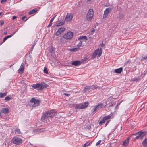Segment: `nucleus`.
<instances>
[{"label": "nucleus", "mask_w": 147, "mask_h": 147, "mask_svg": "<svg viewBox=\"0 0 147 147\" xmlns=\"http://www.w3.org/2000/svg\"><path fill=\"white\" fill-rule=\"evenodd\" d=\"M54 113L53 112L50 111H47L45 112L42 115L41 117V120L45 121V120L49 118L53 117L54 116Z\"/></svg>", "instance_id": "f257e3e1"}, {"label": "nucleus", "mask_w": 147, "mask_h": 147, "mask_svg": "<svg viewBox=\"0 0 147 147\" xmlns=\"http://www.w3.org/2000/svg\"><path fill=\"white\" fill-rule=\"evenodd\" d=\"M32 86L35 88H38V90H40L42 89L45 87H47L48 85L45 83H37L36 84H33Z\"/></svg>", "instance_id": "f03ea898"}, {"label": "nucleus", "mask_w": 147, "mask_h": 147, "mask_svg": "<svg viewBox=\"0 0 147 147\" xmlns=\"http://www.w3.org/2000/svg\"><path fill=\"white\" fill-rule=\"evenodd\" d=\"M102 53V49L100 48L99 51V49H96L93 53L92 56V58L93 59H94L97 55H98V57H99L101 56Z\"/></svg>", "instance_id": "7ed1b4c3"}, {"label": "nucleus", "mask_w": 147, "mask_h": 147, "mask_svg": "<svg viewBox=\"0 0 147 147\" xmlns=\"http://www.w3.org/2000/svg\"><path fill=\"white\" fill-rule=\"evenodd\" d=\"M94 12L93 10L92 9H90L88 11L86 16L87 19L88 21H90L92 19L94 15Z\"/></svg>", "instance_id": "20e7f679"}, {"label": "nucleus", "mask_w": 147, "mask_h": 147, "mask_svg": "<svg viewBox=\"0 0 147 147\" xmlns=\"http://www.w3.org/2000/svg\"><path fill=\"white\" fill-rule=\"evenodd\" d=\"M12 140L13 143L16 145H19L22 143V139L18 137H13Z\"/></svg>", "instance_id": "39448f33"}, {"label": "nucleus", "mask_w": 147, "mask_h": 147, "mask_svg": "<svg viewBox=\"0 0 147 147\" xmlns=\"http://www.w3.org/2000/svg\"><path fill=\"white\" fill-rule=\"evenodd\" d=\"M74 33L71 32H69L63 36V37L66 39L70 40L73 37Z\"/></svg>", "instance_id": "423d86ee"}, {"label": "nucleus", "mask_w": 147, "mask_h": 147, "mask_svg": "<svg viewBox=\"0 0 147 147\" xmlns=\"http://www.w3.org/2000/svg\"><path fill=\"white\" fill-rule=\"evenodd\" d=\"M30 102L31 103H34V104L32 105L33 107H36L39 105L40 102L39 100L37 99H36L34 98H32L30 100Z\"/></svg>", "instance_id": "0eeeda50"}, {"label": "nucleus", "mask_w": 147, "mask_h": 147, "mask_svg": "<svg viewBox=\"0 0 147 147\" xmlns=\"http://www.w3.org/2000/svg\"><path fill=\"white\" fill-rule=\"evenodd\" d=\"M104 105L101 103L98 104V105L95 106L93 109V112H95L96 111H98L99 109L103 107Z\"/></svg>", "instance_id": "6e6552de"}, {"label": "nucleus", "mask_w": 147, "mask_h": 147, "mask_svg": "<svg viewBox=\"0 0 147 147\" xmlns=\"http://www.w3.org/2000/svg\"><path fill=\"white\" fill-rule=\"evenodd\" d=\"M112 9L110 8H106L104 11V13L103 14V18H106L108 15V14L111 11Z\"/></svg>", "instance_id": "1a4fd4ad"}, {"label": "nucleus", "mask_w": 147, "mask_h": 147, "mask_svg": "<svg viewBox=\"0 0 147 147\" xmlns=\"http://www.w3.org/2000/svg\"><path fill=\"white\" fill-rule=\"evenodd\" d=\"M65 30V28L64 27H61L59 28L55 33L56 36H58L62 33Z\"/></svg>", "instance_id": "9d476101"}, {"label": "nucleus", "mask_w": 147, "mask_h": 147, "mask_svg": "<svg viewBox=\"0 0 147 147\" xmlns=\"http://www.w3.org/2000/svg\"><path fill=\"white\" fill-rule=\"evenodd\" d=\"M73 17V15L71 13H67L66 15L65 20L66 21H71Z\"/></svg>", "instance_id": "9b49d317"}, {"label": "nucleus", "mask_w": 147, "mask_h": 147, "mask_svg": "<svg viewBox=\"0 0 147 147\" xmlns=\"http://www.w3.org/2000/svg\"><path fill=\"white\" fill-rule=\"evenodd\" d=\"M24 63H22L18 71V73L20 74H21L23 73V71L24 69Z\"/></svg>", "instance_id": "f8f14e48"}, {"label": "nucleus", "mask_w": 147, "mask_h": 147, "mask_svg": "<svg viewBox=\"0 0 147 147\" xmlns=\"http://www.w3.org/2000/svg\"><path fill=\"white\" fill-rule=\"evenodd\" d=\"M139 136H140V139H142L143 137L146 134V132H141L139 133V132H138L137 133H136L134 134H133L132 135V136L135 135H136L137 134H139Z\"/></svg>", "instance_id": "ddd939ff"}, {"label": "nucleus", "mask_w": 147, "mask_h": 147, "mask_svg": "<svg viewBox=\"0 0 147 147\" xmlns=\"http://www.w3.org/2000/svg\"><path fill=\"white\" fill-rule=\"evenodd\" d=\"M44 130L42 129H34L33 131V132L34 134L39 133H40L44 132Z\"/></svg>", "instance_id": "4468645a"}, {"label": "nucleus", "mask_w": 147, "mask_h": 147, "mask_svg": "<svg viewBox=\"0 0 147 147\" xmlns=\"http://www.w3.org/2000/svg\"><path fill=\"white\" fill-rule=\"evenodd\" d=\"M131 136H130L129 137L127 138L123 142L122 144V145H123L124 146H127L128 144V143L129 141V138Z\"/></svg>", "instance_id": "2eb2a0df"}, {"label": "nucleus", "mask_w": 147, "mask_h": 147, "mask_svg": "<svg viewBox=\"0 0 147 147\" xmlns=\"http://www.w3.org/2000/svg\"><path fill=\"white\" fill-rule=\"evenodd\" d=\"M81 62L79 61H75L72 62L71 64L75 66H77L79 65L81 63Z\"/></svg>", "instance_id": "dca6fc26"}, {"label": "nucleus", "mask_w": 147, "mask_h": 147, "mask_svg": "<svg viewBox=\"0 0 147 147\" xmlns=\"http://www.w3.org/2000/svg\"><path fill=\"white\" fill-rule=\"evenodd\" d=\"M89 103L88 102H85L83 104H81L82 109H85L86 108L88 105Z\"/></svg>", "instance_id": "f3484780"}, {"label": "nucleus", "mask_w": 147, "mask_h": 147, "mask_svg": "<svg viewBox=\"0 0 147 147\" xmlns=\"http://www.w3.org/2000/svg\"><path fill=\"white\" fill-rule=\"evenodd\" d=\"M93 86H88L84 88V91H88L90 89H93Z\"/></svg>", "instance_id": "a211bd4d"}, {"label": "nucleus", "mask_w": 147, "mask_h": 147, "mask_svg": "<svg viewBox=\"0 0 147 147\" xmlns=\"http://www.w3.org/2000/svg\"><path fill=\"white\" fill-rule=\"evenodd\" d=\"M122 71V68L121 67L117 69L114 72L115 73L119 74Z\"/></svg>", "instance_id": "6ab92c4d"}, {"label": "nucleus", "mask_w": 147, "mask_h": 147, "mask_svg": "<svg viewBox=\"0 0 147 147\" xmlns=\"http://www.w3.org/2000/svg\"><path fill=\"white\" fill-rule=\"evenodd\" d=\"M1 111L4 113H7L9 112V110L8 109L3 108H2Z\"/></svg>", "instance_id": "aec40b11"}, {"label": "nucleus", "mask_w": 147, "mask_h": 147, "mask_svg": "<svg viewBox=\"0 0 147 147\" xmlns=\"http://www.w3.org/2000/svg\"><path fill=\"white\" fill-rule=\"evenodd\" d=\"M15 32L12 35H10L5 37L3 39V43L8 38L11 37L15 33Z\"/></svg>", "instance_id": "412c9836"}, {"label": "nucleus", "mask_w": 147, "mask_h": 147, "mask_svg": "<svg viewBox=\"0 0 147 147\" xmlns=\"http://www.w3.org/2000/svg\"><path fill=\"white\" fill-rule=\"evenodd\" d=\"M142 144L144 147H147V138H146L145 140L143 141Z\"/></svg>", "instance_id": "4be33fe9"}, {"label": "nucleus", "mask_w": 147, "mask_h": 147, "mask_svg": "<svg viewBox=\"0 0 147 147\" xmlns=\"http://www.w3.org/2000/svg\"><path fill=\"white\" fill-rule=\"evenodd\" d=\"M65 23V21H63L62 22H59L57 23V25L56 26H60L63 25Z\"/></svg>", "instance_id": "5701e85b"}, {"label": "nucleus", "mask_w": 147, "mask_h": 147, "mask_svg": "<svg viewBox=\"0 0 147 147\" xmlns=\"http://www.w3.org/2000/svg\"><path fill=\"white\" fill-rule=\"evenodd\" d=\"M56 16H54L52 19H51L50 20V23H49V25L47 26V27H49L50 26H51V25H52V22L53 21V20L55 18Z\"/></svg>", "instance_id": "b1692460"}, {"label": "nucleus", "mask_w": 147, "mask_h": 147, "mask_svg": "<svg viewBox=\"0 0 147 147\" xmlns=\"http://www.w3.org/2000/svg\"><path fill=\"white\" fill-rule=\"evenodd\" d=\"M37 11V10L36 9H33L29 12V14L30 15L36 12Z\"/></svg>", "instance_id": "393cba45"}, {"label": "nucleus", "mask_w": 147, "mask_h": 147, "mask_svg": "<svg viewBox=\"0 0 147 147\" xmlns=\"http://www.w3.org/2000/svg\"><path fill=\"white\" fill-rule=\"evenodd\" d=\"M81 104H76L75 106V108L76 109H82Z\"/></svg>", "instance_id": "a878e982"}, {"label": "nucleus", "mask_w": 147, "mask_h": 147, "mask_svg": "<svg viewBox=\"0 0 147 147\" xmlns=\"http://www.w3.org/2000/svg\"><path fill=\"white\" fill-rule=\"evenodd\" d=\"M79 49V48H74L70 49V51H77Z\"/></svg>", "instance_id": "bb28decb"}, {"label": "nucleus", "mask_w": 147, "mask_h": 147, "mask_svg": "<svg viewBox=\"0 0 147 147\" xmlns=\"http://www.w3.org/2000/svg\"><path fill=\"white\" fill-rule=\"evenodd\" d=\"M7 93V92H6V93H0V97L1 98H2L4 97L5 96H6Z\"/></svg>", "instance_id": "cd10ccee"}, {"label": "nucleus", "mask_w": 147, "mask_h": 147, "mask_svg": "<svg viewBox=\"0 0 147 147\" xmlns=\"http://www.w3.org/2000/svg\"><path fill=\"white\" fill-rule=\"evenodd\" d=\"M105 119L103 117L102 119L100 121L99 123V124L101 125L104 123L105 122Z\"/></svg>", "instance_id": "c85d7f7f"}, {"label": "nucleus", "mask_w": 147, "mask_h": 147, "mask_svg": "<svg viewBox=\"0 0 147 147\" xmlns=\"http://www.w3.org/2000/svg\"><path fill=\"white\" fill-rule=\"evenodd\" d=\"M77 42H78V43L77 45V46L78 47H79L81 46L82 44V42L81 41L78 40Z\"/></svg>", "instance_id": "c756f323"}, {"label": "nucleus", "mask_w": 147, "mask_h": 147, "mask_svg": "<svg viewBox=\"0 0 147 147\" xmlns=\"http://www.w3.org/2000/svg\"><path fill=\"white\" fill-rule=\"evenodd\" d=\"M105 119V120H108L111 118V116L110 115H108L107 116H105L103 117Z\"/></svg>", "instance_id": "7c9ffc66"}, {"label": "nucleus", "mask_w": 147, "mask_h": 147, "mask_svg": "<svg viewBox=\"0 0 147 147\" xmlns=\"http://www.w3.org/2000/svg\"><path fill=\"white\" fill-rule=\"evenodd\" d=\"M90 144V142H88L86 143H85L82 146V147H86L89 145Z\"/></svg>", "instance_id": "2f4dec72"}, {"label": "nucleus", "mask_w": 147, "mask_h": 147, "mask_svg": "<svg viewBox=\"0 0 147 147\" xmlns=\"http://www.w3.org/2000/svg\"><path fill=\"white\" fill-rule=\"evenodd\" d=\"M87 37L86 36H83L82 37H80L78 38V40H80V39H84V40H87Z\"/></svg>", "instance_id": "473e14b6"}, {"label": "nucleus", "mask_w": 147, "mask_h": 147, "mask_svg": "<svg viewBox=\"0 0 147 147\" xmlns=\"http://www.w3.org/2000/svg\"><path fill=\"white\" fill-rule=\"evenodd\" d=\"M124 16L123 14H121L119 16V18L120 20H121L123 18Z\"/></svg>", "instance_id": "72a5a7b5"}, {"label": "nucleus", "mask_w": 147, "mask_h": 147, "mask_svg": "<svg viewBox=\"0 0 147 147\" xmlns=\"http://www.w3.org/2000/svg\"><path fill=\"white\" fill-rule=\"evenodd\" d=\"M44 72L46 74H48L49 73L48 70L46 67H45L44 69Z\"/></svg>", "instance_id": "f704fd0d"}, {"label": "nucleus", "mask_w": 147, "mask_h": 147, "mask_svg": "<svg viewBox=\"0 0 147 147\" xmlns=\"http://www.w3.org/2000/svg\"><path fill=\"white\" fill-rule=\"evenodd\" d=\"M15 131L18 134H20L21 133L20 130L18 128H16Z\"/></svg>", "instance_id": "c9c22d12"}, {"label": "nucleus", "mask_w": 147, "mask_h": 147, "mask_svg": "<svg viewBox=\"0 0 147 147\" xmlns=\"http://www.w3.org/2000/svg\"><path fill=\"white\" fill-rule=\"evenodd\" d=\"M11 98L9 96H7L5 98V100L6 101H9L11 99Z\"/></svg>", "instance_id": "e433bc0d"}, {"label": "nucleus", "mask_w": 147, "mask_h": 147, "mask_svg": "<svg viewBox=\"0 0 147 147\" xmlns=\"http://www.w3.org/2000/svg\"><path fill=\"white\" fill-rule=\"evenodd\" d=\"M133 80L134 81H139L140 80V78H134L133 79Z\"/></svg>", "instance_id": "4c0bfd02"}, {"label": "nucleus", "mask_w": 147, "mask_h": 147, "mask_svg": "<svg viewBox=\"0 0 147 147\" xmlns=\"http://www.w3.org/2000/svg\"><path fill=\"white\" fill-rule=\"evenodd\" d=\"M4 24V21L3 20H1L0 21V25H2Z\"/></svg>", "instance_id": "58836bf2"}, {"label": "nucleus", "mask_w": 147, "mask_h": 147, "mask_svg": "<svg viewBox=\"0 0 147 147\" xmlns=\"http://www.w3.org/2000/svg\"><path fill=\"white\" fill-rule=\"evenodd\" d=\"M101 140H100L99 141H98L96 144V146H98V145H99L100 143L101 142Z\"/></svg>", "instance_id": "ea45409f"}, {"label": "nucleus", "mask_w": 147, "mask_h": 147, "mask_svg": "<svg viewBox=\"0 0 147 147\" xmlns=\"http://www.w3.org/2000/svg\"><path fill=\"white\" fill-rule=\"evenodd\" d=\"M64 94L67 96H69L70 95V94L66 93H64Z\"/></svg>", "instance_id": "a19ab883"}, {"label": "nucleus", "mask_w": 147, "mask_h": 147, "mask_svg": "<svg viewBox=\"0 0 147 147\" xmlns=\"http://www.w3.org/2000/svg\"><path fill=\"white\" fill-rule=\"evenodd\" d=\"M7 1V0H1V3H3Z\"/></svg>", "instance_id": "79ce46f5"}, {"label": "nucleus", "mask_w": 147, "mask_h": 147, "mask_svg": "<svg viewBox=\"0 0 147 147\" xmlns=\"http://www.w3.org/2000/svg\"><path fill=\"white\" fill-rule=\"evenodd\" d=\"M90 31L92 33L94 32H95V30L94 28H92L91 30Z\"/></svg>", "instance_id": "37998d69"}, {"label": "nucleus", "mask_w": 147, "mask_h": 147, "mask_svg": "<svg viewBox=\"0 0 147 147\" xmlns=\"http://www.w3.org/2000/svg\"><path fill=\"white\" fill-rule=\"evenodd\" d=\"M139 138H140V136H139V135H138V136H137L135 137L134 138V139H139Z\"/></svg>", "instance_id": "c03bdc74"}, {"label": "nucleus", "mask_w": 147, "mask_h": 147, "mask_svg": "<svg viewBox=\"0 0 147 147\" xmlns=\"http://www.w3.org/2000/svg\"><path fill=\"white\" fill-rule=\"evenodd\" d=\"M108 121L105 124V127H106L107 125L108 124V123H109V121Z\"/></svg>", "instance_id": "a18cd8bd"}, {"label": "nucleus", "mask_w": 147, "mask_h": 147, "mask_svg": "<svg viewBox=\"0 0 147 147\" xmlns=\"http://www.w3.org/2000/svg\"><path fill=\"white\" fill-rule=\"evenodd\" d=\"M93 89H96L97 88H98L99 87H95V86H93Z\"/></svg>", "instance_id": "49530a36"}, {"label": "nucleus", "mask_w": 147, "mask_h": 147, "mask_svg": "<svg viewBox=\"0 0 147 147\" xmlns=\"http://www.w3.org/2000/svg\"><path fill=\"white\" fill-rule=\"evenodd\" d=\"M26 18V16H24L23 17H22V20H24L25 18Z\"/></svg>", "instance_id": "de8ad7c7"}, {"label": "nucleus", "mask_w": 147, "mask_h": 147, "mask_svg": "<svg viewBox=\"0 0 147 147\" xmlns=\"http://www.w3.org/2000/svg\"><path fill=\"white\" fill-rule=\"evenodd\" d=\"M35 45V43H34L33 45H32V50L33 48H34V46Z\"/></svg>", "instance_id": "09e8293b"}, {"label": "nucleus", "mask_w": 147, "mask_h": 147, "mask_svg": "<svg viewBox=\"0 0 147 147\" xmlns=\"http://www.w3.org/2000/svg\"><path fill=\"white\" fill-rule=\"evenodd\" d=\"M17 17L16 16H13L12 18L13 20H14Z\"/></svg>", "instance_id": "8fccbe9b"}, {"label": "nucleus", "mask_w": 147, "mask_h": 147, "mask_svg": "<svg viewBox=\"0 0 147 147\" xmlns=\"http://www.w3.org/2000/svg\"><path fill=\"white\" fill-rule=\"evenodd\" d=\"M143 59H147V56H146L144 57H143Z\"/></svg>", "instance_id": "3c124183"}, {"label": "nucleus", "mask_w": 147, "mask_h": 147, "mask_svg": "<svg viewBox=\"0 0 147 147\" xmlns=\"http://www.w3.org/2000/svg\"><path fill=\"white\" fill-rule=\"evenodd\" d=\"M7 34V32H5L4 33V34L5 35H6Z\"/></svg>", "instance_id": "603ef678"}, {"label": "nucleus", "mask_w": 147, "mask_h": 147, "mask_svg": "<svg viewBox=\"0 0 147 147\" xmlns=\"http://www.w3.org/2000/svg\"><path fill=\"white\" fill-rule=\"evenodd\" d=\"M2 14V12H0V15H1Z\"/></svg>", "instance_id": "864d4df0"}, {"label": "nucleus", "mask_w": 147, "mask_h": 147, "mask_svg": "<svg viewBox=\"0 0 147 147\" xmlns=\"http://www.w3.org/2000/svg\"><path fill=\"white\" fill-rule=\"evenodd\" d=\"M1 112H0V116H1Z\"/></svg>", "instance_id": "5fc2aeb1"}, {"label": "nucleus", "mask_w": 147, "mask_h": 147, "mask_svg": "<svg viewBox=\"0 0 147 147\" xmlns=\"http://www.w3.org/2000/svg\"><path fill=\"white\" fill-rule=\"evenodd\" d=\"M130 61H128L127 62H130Z\"/></svg>", "instance_id": "6e6d98bb"}, {"label": "nucleus", "mask_w": 147, "mask_h": 147, "mask_svg": "<svg viewBox=\"0 0 147 147\" xmlns=\"http://www.w3.org/2000/svg\"><path fill=\"white\" fill-rule=\"evenodd\" d=\"M12 66V65H11V66H10V67H11V66Z\"/></svg>", "instance_id": "4d7b16f0"}]
</instances>
